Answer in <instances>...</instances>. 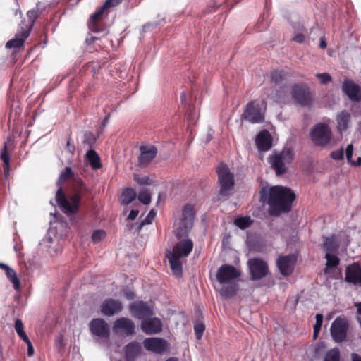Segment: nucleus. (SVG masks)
I'll return each instance as SVG.
<instances>
[{
	"instance_id": "f257e3e1",
	"label": "nucleus",
	"mask_w": 361,
	"mask_h": 361,
	"mask_svg": "<svg viewBox=\"0 0 361 361\" xmlns=\"http://www.w3.org/2000/svg\"><path fill=\"white\" fill-rule=\"evenodd\" d=\"M260 194L261 201L270 207V214L276 216L282 212H289L295 199V193L290 188L281 185L271 187L268 192L263 188Z\"/></svg>"
},
{
	"instance_id": "f03ea898",
	"label": "nucleus",
	"mask_w": 361,
	"mask_h": 361,
	"mask_svg": "<svg viewBox=\"0 0 361 361\" xmlns=\"http://www.w3.org/2000/svg\"><path fill=\"white\" fill-rule=\"evenodd\" d=\"M88 192L89 189L82 180L79 178H75L68 197L60 188L56 194V201L61 210L68 216L71 217L78 212L82 198Z\"/></svg>"
},
{
	"instance_id": "7ed1b4c3",
	"label": "nucleus",
	"mask_w": 361,
	"mask_h": 361,
	"mask_svg": "<svg viewBox=\"0 0 361 361\" xmlns=\"http://www.w3.org/2000/svg\"><path fill=\"white\" fill-rule=\"evenodd\" d=\"M218 182L220 185L219 195L228 196L235 185L234 176L226 164H221L217 169Z\"/></svg>"
},
{
	"instance_id": "20e7f679",
	"label": "nucleus",
	"mask_w": 361,
	"mask_h": 361,
	"mask_svg": "<svg viewBox=\"0 0 361 361\" xmlns=\"http://www.w3.org/2000/svg\"><path fill=\"white\" fill-rule=\"evenodd\" d=\"M195 214L193 207L190 204L185 206L182 213V219H180L178 226L175 231V235L177 238L181 240L187 237L188 233L193 226Z\"/></svg>"
},
{
	"instance_id": "39448f33",
	"label": "nucleus",
	"mask_w": 361,
	"mask_h": 361,
	"mask_svg": "<svg viewBox=\"0 0 361 361\" xmlns=\"http://www.w3.org/2000/svg\"><path fill=\"white\" fill-rule=\"evenodd\" d=\"M291 97L296 104L303 107H310L313 103V96L308 86L295 84L291 87Z\"/></svg>"
},
{
	"instance_id": "423d86ee",
	"label": "nucleus",
	"mask_w": 361,
	"mask_h": 361,
	"mask_svg": "<svg viewBox=\"0 0 361 361\" xmlns=\"http://www.w3.org/2000/svg\"><path fill=\"white\" fill-rule=\"evenodd\" d=\"M310 136L314 145L323 147L330 142L332 134L328 125L319 123L312 127Z\"/></svg>"
},
{
	"instance_id": "0eeeda50",
	"label": "nucleus",
	"mask_w": 361,
	"mask_h": 361,
	"mask_svg": "<svg viewBox=\"0 0 361 361\" xmlns=\"http://www.w3.org/2000/svg\"><path fill=\"white\" fill-rule=\"evenodd\" d=\"M271 167L277 176L286 173V164H289L293 159V154L289 149H283L281 153L269 157Z\"/></svg>"
},
{
	"instance_id": "6e6552de",
	"label": "nucleus",
	"mask_w": 361,
	"mask_h": 361,
	"mask_svg": "<svg viewBox=\"0 0 361 361\" xmlns=\"http://www.w3.org/2000/svg\"><path fill=\"white\" fill-rule=\"evenodd\" d=\"M248 266L252 279L254 281L264 278L269 274V267L266 262L262 259L253 258L249 259Z\"/></svg>"
},
{
	"instance_id": "1a4fd4ad",
	"label": "nucleus",
	"mask_w": 361,
	"mask_h": 361,
	"mask_svg": "<svg viewBox=\"0 0 361 361\" xmlns=\"http://www.w3.org/2000/svg\"><path fill=\"white\" fill-rule=\"evenodd\" d=\"M348 329L347 320L344 318L338 317L332 322L330 333L333 339L339 343L345 340Z\"/></svg>"
},
{
	"instance_id": "9d476101",
	"label": "nucleus",
	"mask_w": 361,
	"mask_h": 361,
	"mask_svg": "<svg viewBox=\"0 0 361 361\" xmlns=\"http://www.w3.org/2000/svg\"><path fill=\"white\" fill-rule=\"evenodd\" d=\"M143 345L147 350L161 355L168 350L169 343L164 338L150 337L143 341Z\"/></svg>"
},
{
	"instance_id": "9b49d317",
	"label": "nucleus",
	"mask_w": 361,
	"mask_h": 361,
	"mask_svg": "<svg viewBox=\"0 0 361 361\" xmlns=\"http://www.w3.org/2000/svg\"><path fill=\"white\" fill-rule=\"evenodd\" d=\"M113 330L116 334H123L126 336H131L135 334V324L130 319L121 317L114 322Z\"/></svg>"
},
{
	"instance_id": "f8f14e48",
	"label": "nucleus",
	"mask_w": 361,
	"mask_h": 361,
	"mask_svg": "<svg viewBox=\"0 0 361 361\" xmlns=\"http://www.w3.org/2000/svg\"><path fill=\"white\" fill-rule=\"evenodd\" d=\"M240 275V272L233 266L224 264L219 269L216 279L220 283L235 282L234 280L238 278Z\"/></svg>"
},
{
	"instance_id": "ddd939ff",
	"label": "nucleus",
	"mask_w": 361,
	"mask_h": 361,
	"mask_svg": "<svg viewBox=\"0 0 361 361\" xmlns=\"http://www.w3.org/2000/svg\"><path fill=\"white\" fill-rule=\"evenodd\" d=\"M241 119L248 121L251 123L262 122L263 116L259 104L255 102L249 103L241 116Z\"/></svg>"
},
{
	"instance_id": "4468645a",
	"label": "nucleus",
	"mask_w": 361,
	"mask_h": 361,
	"mask_svg": "<svg viewBox=\"0 0 361 361\" xmlns=\"http://www.w3.org/2000/svg\"><path fill=\"white\" fill-rule=\"evenodd\" d=\"M91 333L100 338H109V326L107 322L101 318L92 319L89 324Z\"/></svg>"
},
{
	"instance_id": "2eb2a0df",
	"label": "nucleus",
	"mask_w": 361,
	"mask_h": 361,
	"mask_svg": "<svg viewBox=\"0 0 361 361\" xmlns=\"http://www.w3.org/2000/svg\"><path fill=\"white\" fill-rule=\"evenodd\" d=\"M131 314L138 319H145L153 315L152 308L143 301H135L129 305Z\"/></svg>"
},
{
	"instance_id": "dca6fc26",
	"label": "nucleus",
	"mask_w": 361,
	"mask_h": 361,
	"mask_svg": "<svg viewBox=\"0 0 361 361\" xmlns=\"http://www.w3.org/2000/svg\"><path fill=\"white\" fill-rule=\"evenodd\" d=\"M140 152L139 166L146 167L157 156L158 150L154 145H142L140 147Z\"/></svg>"
},
{
	"instance_id": "f3484780",
	"label": "nucleus",
	"mask_w": 361,
	"mask_h": 361,
	"mask_svg": "<svg viewBox=\"0 0 361 361\" xmlns=\"http://www.w3.org/2000/svg\"><path fill=\"white\" fill-rule=\"evenodd\" d=\"M345 281L353 285L361 286V267L357 263H353L345 269Z\"/></svg>"
},
{
	"instance_id": "a211bd4d",
	"label": "nucleus",
	"mask_w": 361,
	"mask_h": 361,
	"mask_svg": "<svg viewBox=\"0 0 361 361\" xmlns=\"http://www.w3.org/2000/svg\"><path fill=\"white\" fill-rule=\"evenodd\" d=\"M122 303L112 298L105 300L101 305V312L104 316L111 317L121 312Z\"/></svg>"
},
{
	"instance_id": "6ab92c4d",
	"label": "nucleus",
	"mask_w": 361,
	"mask_h": 361,
	"mask_svg": "<svg viewBox=\"0 0 361 361\" xmlns=\"http://www.w3.org/2000/svg\"><path fill=\"white\" fill-rule=\"evenodd\" d=\"M296 257L294 255L279 257L277 259V266L283 276H289L292 274Z\"/></svg>"
},
{
	"instance_id": "aec40b11",
	"label": "nucleus",
	"mask_w": 361,
	"mask_h": 361,
	"mask_svg": "<svg viewBox=\"0 0 361 361\" xmlns=\"http://www.w3.org/2000/svg\"><path fill=\"white\" fill-rule=\"evenodd\" d=\"M342 90L350 100L356 102L361 101V88L353 81L345 80L342 85Z\"/></svg>"
},
{
	"instance_id": "412c9836",
	"label": "nucleus",
	"mask_w": 361,
	"mask_h": 361,
	"mask_svg": "<svg viewBox=\"0 0 361 361\" xmlns=\"http://www.w3.org/2000/svg\"><path fill=\"white\" fill-rule=\"evenodd\" d=\"M192 248V240L189 238H183L176 243L171 253L179 257H185L189 255Z\"/></svg>"
},
{
	"instance_id": "4be33fe9",
	"label": "nucleus",
	"mask_w": 361,
	"mask_h": 361,
	"mask_svg": "<svg viewBox=\"0 0 361 361\" xmlns=\"http://www.w3.org/2000/svg\"><path fill=\"white\" fill-rule=\"evenodd\" d=\"M140 328L146 334L152 335L159 333L161 331L162 324L158 318H147L142 322Z\"/></svg>"
},
{
	"instance_id": "5701e85b",
	"label": "nucleus",
	"mask_w": 361,
	"mask_h": 361,
	"mask_svg": "<svg viewBox=\"0 0 361 361\" xmlns=\"http://www.w3.org/2000/svg\"><path fill=\"white\" fill-rule=\"evenodd\" d=\"M256 144L260 151H267L271 147L272 137L268 130H264L257 135Z\"/></svg>"
},
{
	"instance_id": "b1692460",
	"label": "nucleus",
	"mask_w": 361,
	"mask_h": 361,
	"mask_svg": "<svg viewBox=\"0 0 361 361\" xmlns=\"http://www.w3.org/2000/svg\"><path fill=\"white\" fill-rule=\"evenodd\" d=\"M21 29L22 30L20 33H17L13 39L6 42V48L18 49L23 46L25 39L28 37L30 35V32L29 30H25L23 27H21Z\"/></svg>"
},
{
	"instance_id": "393cba45",
	"label": "nucleus",
	"mask_w": 361,
	"mask_h": 361,
	"mask_svg": "<svg viewBox=\"0 0 361 361\" xmlns=\"http://www.w3.org/2000/svg\"><path fill=\"white\" fill-rule=\"evenodd\" d=\"M142 345L139 342L132 341L125 348L126 357L128 361H134L140 355Z\"/></svg>"
},
{
	"instance_id": "a878e982",
	"label": "nucleus",
	"mask_w": 361,
	"mask_h": 361,
	"mask_svg": "<svg viewBox=\"0 0 361 361\" xmlns=\"http://www.w3.org/2000/svg\"><path fill=\"white\" fill-rule=\"evenodd\" d=\"M166 257L169 259L171 269L173 273L177 276H180L183 272L182 263L180 262V258L178 256H176L169 252L166 254Z\"/></svg>"
},
{
	"instance_id": "bb28decb",
	"label": "nucleus",
	"mask_w": 361,
	"mask_h": 361,
	"mask_svg": "<svg viewBox=\"0 0 361 361\" xmlns=\"http://www.w3.org/2000/svg\"><path fill=\"white\" fill-rule=\"evenodd\" d=\"M222 284L224 286L219 290L222 297L230 298L235 295L238 290V284L235 282H228Z\"/></svg>"
},
{
	"instance_id": "cd10ccee",
	"label": "nucleus",
	"mask_w": 361,
	"mask_h": 361,
	"mask_svg": "<svg viewBox=\"0 0 361 361\" xmlns=\"http://www.w3.org/2000/svg\"><path fill=\"white\" fill-rule=\"evenodd\" d=\"M107 9V8H104V4L97 11L95 12L91 17L90 21L88 22V26L91 31L97 32H98V29L97 27V21L100 20L103 16L104 11Z\"/></svg>"
},
{
	"instance_id": "c85d7f7f",
	"label": "nucleus",
	"mask_w": 361,
	"mask_h": 361,
	"mask_svg": "<svg viewBox=\"0 0 361 361\" xmlns=\"http://www.w3.org/2000/svg\"><path fill=\"white\" fill-rule=\"evenodd\" d=\"M86 158L93 169H99L102 167L100 158L94 150L89 149L86 154Z\"/></svg>"
},
{
	"instance_id": "c756f323",
	"label": "nucleus",
	"mask_w": 361,
	"mask_h": 361,
	"mask_svg": "<svg viewBox=\"0 0 361 361\" xmlns=\"http://www.w3.org/2000/svg\"><path fill=\"white\" fill-rule=\"evenodd\" d=\"M9 140L6 142L4 143V147L1 150L0 157L1 159L4 162V175L6 177H8L9 175V161H10V157L8 153V149H7V145Z\"/></svg>"
},
{
	"instance_id": "7c9ffc66",
	"label": "nucleus",
	"mask_w": 361,
	"mask_h": 361,
	"mask_svg": "<svg viewBox=\"0 0 361 361\" xmlns=\"http://www.w3.org/2000/svg\"><path fill=\"white\" fill-rule=\"evenodd\" d=\"M137 193L135 190L132 188H126L123 191L121 203L124 205H128L135 200Z\"/></svg>"
},
{
	"instance_id": "2f4dec72",
	"label": "nucleus",
	"mask_w": 361,
	"mask_h": 361,
	"mask_svg": "<svg viewBox=\"0 0 361 361\" xmlns=\"http://www.w3.org/2000/svg\"><path fill=\"white\" fill-rule=\"evenodd\" d=\"M350 116L346 111H341L336 118L338 126L342 130H345L348 126V122L350 121Z\"/></svg>"
},
{
	"instance_id": "473e14b6",
	"label": "nucleus",
	"mask_w": 361,
	"mask_h": 361,
	"mask_svg": "<svg viewBox=\"0 0 361 361\" xmlns=\"http://www.w3.org/2000/svg\"><path fill=\"white\" fill-rule=\"evenodd\" d=\"M6 274L11 281V282L13 283V288L16 290H19L20 287V283L19 279L16 276V271L9 267V268L6 270Z\"/></svg>"
},
{
	"instance_id": "72a5a7b5",
	"label": "nucleus",
	"mask_w": 361,
	"mask_h": 361,
	"mask_svg": "<svg viewBox=\"0 0 361 361\" xmlns=\"http://www.w3.org/2000/svg\"><path fill=\"white\" fill-rule=\"evenodd\" d=\"M323 245L324 250L329 252L336 251L338 247L334 237L325 238Z\"/></svg>"
},
{
	"instance_id": "f704fd0d",
	"label": "nucleus",
	"mask_w": 361,
	"mask_h": 361,
	"mask_svg": "<svg viewBox=\"0 0 361 361\" xmlns=\"http://www.w3.org/2000/svg\"><path fill=\"white\" fill-rule=\"evenodd\" d=\"M84 139L82 141L83 145H87L90 149H92L93 147L96 140L97 137L95 135L90 131H86L84 133Z\"/></svg>"
},
{
	"instance_id": "c9c22d12",
	"label": "nucleus",
	"mask_w": 361,
	"mask_h": 361,
	"mask_svg": "<svg viewBox=\"0 0 361 361\" xmlns=\"http://www.w3.org/2000/svg\"><path fill=\"white\" fill-rule=\"evenodd\" d=\"M252 224V220L250 216H243L235 220V224L241 229H245L250 227Z\"/></svg>"
},
{
	"instance_id": "e433bc0d",
	"label": "nucleus",
	"mask_w": 361,
	"mask_h": 361,
	"mask_svg": "<svg viewBox=\"0 0 361 361\" xmlns=\"http://www.w3.org/2000/svg\"><path fill=\"white\" fill-rule=\"evenodd\" d=\"M324 361H340V353L338 348L329 350L325 355Z\"/></svg>"
},
{
	"instance_id": "4c0bfd02",
	"label": "nucleus",
	"mask_w": 361,
	"mask_h": 361,
	"mask_svg": "<svg viewBox=\"0 0 361 361\" xmlns=\"http://www.w3.org/2000/svg\"><path fill=\"white\" fill-rule=\"evenodd\" d=\"M327 267H336L339 264V258L334 255L327 252L325 255Z\"/></svg>"
},
{
	"instance_id": "58836bf2",
	"label": "nucleus",
	"mask_w": 361,
	"mask_h": 361,
	"mask_svg": "<svg viewBox=\"0 0 361 361\" xmlns=\"http://www.w3.org/2000/svg\"><path fill=\"white\" fill-rule=\"evenodd\" d=\"M138 200L144 204H149L151 202V195L147 189L142 190L138 195Z\"/></svg>"
},
{
	"instance_id": "ea45409f",
	"label": "nucleus",
	"mask_w": 361,
	"mask_h": 361,
	"mask_svg": "<svg viewBox=\"0 0 361 361\" xmlns=\"http://www.w3.org/2000/svg\"><path fill=\"white\" fill-rule=\"evenodd\" d=\"M284 78L283 72L281 71H274L271 73V82L276 85L280 84Z\"/></svg>"
},
{
	"instance_id": "a19ab883",
	"label": "nucleus",
	"mask_w": 361,
	"mask_h": 361,
	"mask_svg": "<svg viewBox=\"0 0 361 361\" xmlns=\"http://www.w3.org/2000/svg\"><path fill=\"white\" fill-rule=\"evenodd\" d=\"M27 14V17H28L30 23L29 25L27 26L25 30H29V32H30L31 30V29L32 28V26H33V24H34L35 20L39 16V12H38V11L32 10V11H29Z\"/></svg>"
},
{
	"instance_id": "79ce46f5",
	"label": "nucleus",
	"mask_w": 361,
	"mask_h": 361,
	"mask_svg": "<svg viewBox=\"0 0 361 361\" xmlns=\"http://www.w3.org/2000/svg\"><path fill=\"white\" fill-rule=\"evenodd\" d=\"M194 330L196 338L200 340L202 337L203 333L205 330V326L202 322H197L194 325Z\"/></svg>"
},
{
	"instance_id": "37998d69",
	"label": "nucleus",
	"mask_w": 361,
	"mask_h": 361,
	"mask_svg": "<svg viewBox=\"0 0 361 361\" xmlns=\"http://www.w3.org/2000/svg\"><path fill=\"white\" fill-rule=\"evenodd\" d=\"M106 237V233L103 230H97L92 235V241L95 243L101 242Z\"/></svg>"
},
{
	"instance_id": "c03bdc74",
	"label": "nucleus",
	"mask_w": 361,
	"mask_h": 361,
	"mask_svg": "<svg viewBox=\"0 0 361 361\" xmlns=\"http://www.w3.org/2000/svg\"><path fill=\"white\" fill-rule=\"evenodd\" d=\"M73 176V173L70 167L66 166L60 174L59 181H66Z\"/></svg>"
},
{
	"instance_id": "a18cd8bd",
	"label": "nucleus",
	"mask_w": 361,
	"mask_h": 361,
	"mask_svg": "<svg viewBox=\"0 0 361 361\" xmlns=\"http://www.w3.org/2000/svg\"><path fill=\"white\" fill-rule=\"evenodd\" d=\"M135 180L139 184V185H150L151 180L147 176H135L134 177Z\"/></svg>"
},
{
	"instance_id": "49530a36",
	"label": "nucleus",
	"mask_w": 361,
	"mask_h": 361,
	"mask_svg": "<svg viewBox=\"0 0 361 361\" xmlns=\"http://www.w3.org/2000/svg\"><path fill=\"white\" fill-rule=\"evenodd\" d=\"M316 323L314 325V331H320L322 322H323V315L322 314H317L315 317Z\"/></svg>"
},
{
	"instance_id": "de8ad7c7",
	"label": "nucleus",
	"mask_w": 361,
	"mask_h": 361,
	"mask_svg": "<svg viewBox=\"0 0 361 361\" xmlns=\"http://www.w3.org/2000/svg\"><path fill=\"white\" fill-rule=\"evenodd\" d=\"M317 77L321 78L322 83L326 84L331 81V77L329 73H317Z\"/></svg>"
},
{
	"instance_id": "09e8293b",
	"label": "nucleus",
	"mask_w": 361,
	"mask_h": 361,
	"mask_svg": "<svg viewBox=\"0 0 361 361\" xmlns=\"http://www.w3.org/2000/svg\"><path fill=\"white\" fill-rule=\"evenodd\" d=\"M353 152V146L352 144H350L347 146V148L345 150L346 159L348 162H353L352 161Z\"/></svg>"
},
{
	"instance_id": "8fccbe9b",
	"label": "nucleus",
	"mask_w": 361,
	"mask_h": 361,
	"mask_svg": "<svg viewBox=\"0 0 361 361\" xmlns=\"http://www.w3.org/2000/svg\"><path fill=\"white\" fill-rule=\"evenodd\" d=\"M123 0H106L105 1L104 8H111L118 6L120 3H121Z\"/></svg>"
},
{
	"instance_id": "3c124183",
	"label": "nucleus",
	"mask_w": 361,
	"mask_h": 361,
	"mask_svg": "<svg viewBox=\"0 0 361 361\" xmlns=\"http://www.w3.org/2000/svg\"><path fill=\"white\" fill-rule=\"evenodd\" d=\"M155 216H156V212L154 211V209H152L149 212L147 216L145 218L143 221L145 223H146L147 224H149L152 223V221L153 219L155 217Z\"/></svg>"
},
{
	"instance_id": "603ef678",
	"label": "nucleus",
	"mask_w": 361,
	"mask_h": 361,
	"mask_svg": "<svg viewBox=\"0 0 361 361\" xmlns=\"http://www.w3.org/2000/svg\"><path fill=\"white\" fill-rule=\"evenodd\" d=\"M331 157L335 160H341L343 157V149L334 151L331 152Z\"/></svg>"
},
{
	"instance_id": "864d4df0",
	"label": "nucleus",
	"mask_w": 361,
	"mask_h": 361,
	"mask_svg": "<svg viewBox=\"0 0 361 361\" xmlns=\"http://www.w3.org/2000/svg\"><path fill=\"white\" fill-rule=\"evenodd\" d=\"M293 40L298 43H302L305 40V36L302 33H298L295 35Z\"/></svg>"
},
{
	"instance_id": "5fc2aeb1",
	"label": "nucleus",
	"mask_w": 361,
	"mask_h": 361,
	"mask_svg": "<svg viewBox=\"0 0 361 361\" xmlns=\"http://www.w3.org/2000/svg\"><path fill=\"white\" fill-rule=\"evenodd\" d=\"M66 149L71 154H73L75 150V147L74 145H71L70 142V139L68 140L67 144H66Z\"/></svg>"
},
{
	"instance_id": "6e6d98bb",
	"label": "nucleus",
	"mask_w": 361,
	"mask_h": 361,
	"mask_svg": "<svg viewBox=\"0 0 361 361\" xmlns=\"http://www.w3.org/2000/svg\"><path fill=\"white\" fill-rule=\"evenodd\" d=\"M15 329L16 331L23 329V324L22 321L20 319H18L16 320Z\"/></svg>"
},
{
	"instance_id": "4d7b16f0",
	"label": "nucleus",
	"mask_w": 361,
	"mask_h": 361,
	"mask_svg": "<svg viewBox=\"0 0 361 361\" xmlns=\"http://www.w3.org/2000/svg\"><path fill=\"white\" fill-rule=\"evenodd\" d=\"M138 214H139L138 210L133 209L130 212L128 219H130V220H134L137 216Z\"/></svg>"
},
{
	"instance_id": "13d9d810",
	"label": "nucleus",
	"mask_w": 361,
	"mask_h": 361,
	"mask_svg": "<svg viewBox=\"0 0 361 361\" xmlns=\"http://www.w3.org/2000/svg\"><path fill=\"white\" fill-rule=\"evenodd\" d=\"M125 297L128 300H133L135 298V293L133 291H125Z\"/></svg>"
},
{
	"instance_id": "bf43d9fd",
	"label": "nucleus",
	"mask_w": 361,
	"mask_h": 361,
	"mask_svg": "<svg viewBox=\"0 0 361 361\" xmlns=\"http://www.w3.org/2000/svg\"><path fill=\"white\" fill-rule=\"evenodd\" d=\"M27 355L28 356H32L34 354V348L31 343V342H29L27 343Z\"/></svg>"
},
{
	"instance_id": "052dcab7",
	"label": "nucleus",
	"mask_w": 361,
	"mask_h": 361,
	"mask_svg": "<svg viewBox=\"0 0 361 361\" xmlns=\"http://www.w3.org/2000/svg\"><path fill=\"white\" fill-rule=\"evenodd\" d=\"M327 46L326 39L324 37H322L319 40V47L322 49H325Z\"/></svg>"
},
{
	"instance_id": "680f3d73",
	"label": "nucleus",
	"mask_w": 361,
	"mask_h": 361,
	"mask_svg": "<svg viewBox=\"0 0 361 361\" xmlns=\"http://www.w3.org/2000/svg\"><path fill=\"white\" fill-rule=\"evenodd\" d=\"M352 361H361V356L357 353H352Z\"/></svg>"
},
{
	"instance_id": "e2e57ef3",
	"label": "nucleus",
	"mask_w": 361,
	"mask_h": 361,
	"mask_svg": "<svg viewBox=\"0 0 361 361\" xmlns=\"http://www.w3.org/2000/svg\"><path fill=\"white\" fill-rule=\"evenodd\" d=\"M109 117H110V114H107L105 118H104L103 121L102 122V128H104L106 125V123H108L109 121Z\"/></svg>"
},
{
	"instance_id": "0e129e2a",
	"label": "nucleus",
	"mask_w": 361,
	"mask_h": 361,
	"mask_svg": "<svg viewBox=\"0 0 361 361\" xmlns=\"http://www.w3.org/2000/svg\"><path fill=\"white\" fill-rule=\"evenodd\" d=\"M145 224H146V223H145V222L142 221L140 224H139L137 225V226L136 227V228H135V232L139 233V232L141 231V229H142V226H143L144 225H145Z\"/></svg>"
},
{
	"instance_id": "69168bd1",
	"label": "nucleus",
	"mask_w": 361,
	"mask_h": 361,
	"mask_svg": "<svg viewBox=\"0 0 361 361\" xmlns=\"http://www.w3.org/2000/svg\"><path fill=\"white\" fill-rule=\"evenodd\" d=\"M355 307H357V312L359 315H361V302L355 303Z\"/></svg>"
},
{
	"instance_id": "338daca9",
	"label": "nucleus",
	"mask_w": 361,
	"mask_h": 361,
	"mask_svg": "<svg viewBox=\"0 0 361 361\" xmlns=\"http://www.w3.org/2000/svg\"><path fill=\"white\" fill-rule=\"evenodd\" d=\"M20 338L26 343H29L30 342V339L28 338L27 336L26 335V334H23V336H21Z\"/></svg>"
},
{
	"instance_id": "774afa93",
	"label": "nucleus",
	"mask_w": 361,
	"mask_h": 361,
	"mask_svg": "<svg viewBox=\"0 0 361 361\" xmlns=\"http://www.w3.org/2000/svg\"><path fill=\"white\" fill-rule=\"evenodd\" d=\"M0 268L6 271L9 268V267L6 264L0 262Z\"/></svg>"
}]
</instances>
